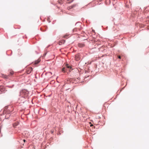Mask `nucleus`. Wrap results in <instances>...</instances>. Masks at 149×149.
Returning <instances> with one entry per match:
<instances>
[{
  "label": "nucleus",
  "instance_id": "10",
  "mask_svg": "<svg viewBox=\"0 0 149 149\" xmlns=\"http://www.w3.org/2000/svg\"><path fill=\"white\" fill-rule=\"evenodd\" d=\"M6 107L5 108V109L3 111V113H6Z\"/></svg>",
  "mask_w": 149,
  "mask_h": 149
},
{
  "label": "nucleus",
  "instance_id": "1",
  "mask_svg": "<svg viewBox=\"0 0 149 149\" xmlns=\"http://www.w3.org/2000/svg\"><path fill=\"white\" fill-rule=\"evenodd\" d=\"M28 94V92L26 90H22L21 91L20 93V97L19 98L23 102H24L25 101V98L27 97Z\"/></svg>",
  "mask_w": 149,
  "mask_h": 149
},
{
  "label": "nucleus",
  "instance_id": "11",
  "mask_svg": "<svg viewBox=\"0 0 149 149\" xmlns=\"http://www.w3.org/2000/svg\"><path fill=\"white\" fill-rule=\"evenodd\" d=\"M65 68H63L62 69V71L63 72H65Z\"/></svg>",
  "mask_w": 149,
  "mask_h": 149
},
{
  "label": "nucleus",
  "instance_id": "15",
  "mask_svg": "<svg viewBox=\"0 0 149 149\" xmlns=\"http://www.w3.org/2000/svg\"><path fill=\"white\" fill-rule=\"evenodd\" d=\"M118 57L120 59L121 58V56H118Z\"/></svg>",
  "mask_w": 149,
  "mask_h": 149
},
{
  "label": "nucleus",
  "instance_id": "19",
  "mask_svg": "<svg viewBox=\"0 0 149 149\" xmlns=\"http://www.w3.org/2000/svg\"><path fill=\"white\" fill-rule=\"evenodd\" d=\"M22 147H23L22 146H21V148H22Z\"/></svg>",
  "mask_w": 149,
  "mask_h": 149
},
{
  "label": "nucleus",
  "instance_id": "17",
  "mask_svg": "<svg viewBox=\"0 0 149 149\" xmlns=\"http://www.w3.org/2000/svg\"><path fill=\"white\" fill-rule=\"evenodd\" d=\"M22 141H23L24 143H25L26 141V140L25 139H24L23 141H22Z\"/></svg>",
  "mask_w": 149,
  "mask_h": 149
},
{
  "label": "nucleus",
  "instance_id": "4",
  "mask_svg": "<svg viewBox=\"0 0 149 149\" xmlns=\"http://www.w3.org/2000/svg\"><path fill=\"white\" fill-rule=\"evenodd\" d=\"M5 91V88L3 86H0V94L1 92H3Z\"/></svg>",
  "mask_w": 149,
  "mask_h": 149
},
{
  "label": "nucleus",
  "instance_id": "5",
  "mask_svg": "<svg viewBox=\"0 0 149 149\" xmlns=\"http://www.w3.org/2000/svg\"><path fill=\"white\" fill-rule=\"evenodd\" d=\"M78 45L79 47H82L85 46V45L83 43H79L78 44Z\"/></svg>",
  "mask_w": 149,
  "mask_h": 149
},
{
  "label": "nucleus",
  "instance_id": "6",
  "mask_svg": "<svg viewBox=\"0 0 149 149\" xmlns=\"http://www.w3.org/2000/svg\"><path fill=\"white\" fill-rule=\"evenodd\" d=\"M40 59H38V60L35 61L34 62L35 64H38L40 62Z\"/></svg>",
  "mask_w": 149,
  "mask_h": 149
},
{
  "label": "nucleus",
  "instance_id": "18",
  "mask_svg": "<svg viewBox=\"0 0 149 149\" xmlns=\"http://www.w3.org/2000/svg\"><path fill=\"white\" fill-rule=\"evenodd\" d=\"M68 36L66 35V36H64V38H66V37H67Z\"/></svg>",
  "mask_w": 149,
  "mask_h": 149
},
{
  "label": "nucleus",
  "instance_id": "20",
  "mask_svg": "<svg viewBox=\"0 0 149 149\" xmlns=\"http://www.w3.org/2000/svg\"><path fill=\"white\" fill-rule=\"evenodd\" d=\"M23 146L24 145V144H23Z\"/></svg>",
  "mask_w": 149,
  "mask_h": 149
},
{
  "label": "nucleus",
  "instance_id": "12",
  "mask_svg": "<svg viewBox=\"0 0 149 149\" xmlns=\"http://www.w3.org/2000/svg\"><path fill=\"white\" fill-rule=\"evenodd\" d=\"M63 42L64 43V41H62V42H60L59 43V45H61L62 44Z\"/></svg>",
  "mask_w": 149,
  "mask_h": 149
},
{
  "label": "nucleus",
  "instance_id": "7",
  "mask_svg": "<svg viewBox=\"0 0 149 149\" xmlns=\"http://www.w3.org/2000/svg\"><path fill=\"white\" fill-rule=\"evenodd\" d=\"M18 123L17 122H15L13 124V126L14 127H15L16 126H17L18 125Z\"/></svg>",
  "mask_w": 149,
  "mask_h": 149
},
{
  "label": "nucleus",
  "instance_id": "3",
  "mask_svg": "<svg viewBox=\"0 0 149 149\" xmlns=\"http://www.w3.org/2000/svg\"><path fill=\"white\" fill-rule=\"evenodd\" d=\"M80 54H78L75 56V59L76 61H78L80 59Z\"/></svg>",
  "mask_w": 149,
  "mask_h": 149
},
{
  "label": "nucleus",
  "instance_id": "8",
  "mask_svg": "<svg viewBox=\"0 0 149 149\" xmlns=\"http://www.w3.org/2000/svg\"><path fill=\"white\" fill-rule=\"evenodd\" d=\"M75 6L74 5H73V6H70L69 7H68V9L69 10H70V9H71V8H73V7H74Z\"/></svg>",
  "mask_w": 149,
  "mask_h": 149
},
{
  "label": "nucleus",
  "instance_id": "13",
  "mask_svg": "<svg viewBox=\"0 0 149 149\" xmlns=\"http://www.w3.org/2000/svg\"><path fill=\"white\" fill-rule=\"evenodd\" d=\"M66 67L67 68H71V67L70 65H66Z\"/></svg>",
  "mask_w": 149,
  "mask_h": 149
},
{
  "label": "nucleus",
  "instance_id": "2",
  "mask_svg": "<svg viewBox=\"0 0 149 149\" xmlns=\"http://www.w3.org/2000/svg\"><path fill=\"white\" fill-rule=\"evenodd\" d=\"M33 70L32 68H27L26 72L27 74H29L31 73Z\"/></svg>",
  "mask_w": 149,
  "mask_h": 149
},
{
  "label": "nucleus",
  "instance_id": "9",
  "mask_svg": "<svg viewBox=\"0 0 149 149\" xmlns=\"http://www.w3.org/2000/svg\"><path fill=\"white\" fill-rule=\"evenodd\" d=\"M14 73L13 71H10V73L9 75H13Z\"/></svg>",
  "mask_w": 149,
  "mask_h": 149
},
{
  "label": "nucleus",
  "instance_id": "16",
  "mask_svg": "<svg viewBox=\"0 0 149 149\" xmlns=\"http://www.w3.org/2000/svg\"><path fill=\"white\" fill-rule=\"evenodd\" d=\"M46 54V53H45L43 55V56H45Z\"/></svg>",
  "mask_w": 149,
  "mask_h": 149
},
{
  "label": "nucleus",
  "instance_id": "14",
  "mask_svg": "<svg viewBox=\"0 0 149 149\" xmlns=\"http://www.w3.org/2000/svg\"><path fill=\"white\" fill-rule=\"evenodd\" d=\"M7 111H8L7 112H8V113H9L10 112V110L9 109H8V110H7ZM12 111H10V112H11Z\"/></svg>",
  "mask_w": 149,
  "mask_h": 149
}]
</instances>
